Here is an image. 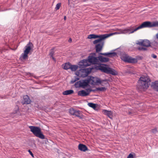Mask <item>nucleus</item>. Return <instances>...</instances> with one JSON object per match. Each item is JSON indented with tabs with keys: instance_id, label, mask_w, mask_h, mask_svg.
I'll list each match as a JSON object with an SVG mask.
<instances>
[{
	"instance_id": "obj_1",
	"label": "nucleus",
	"mask_w": 158,
	"mask_h": 158,
	"mask_svg": "<svg viewBox=\"0 0 158 158\" xmlns=\"http://www.w3.org/2000/svg\"><path fill=\"white\" fill-rule=\"evenodd\" d=\"M151 80L148 76H141L138 82L137 88L139 89H147L150 84Z\"/></svg>"
},
{
	"instance_id": "obj_2",
	"label": "nucleus",
	"mask_w": 158,
	"mask_h": 158,
	"mask_svg": "<svg viewBox=\"0 0 158 158\" xmlns=\"http://www.w3.org/2000/svg\"><path fill=\"white\" fill-rule=\"evenodd\" d=\"M111 35L106 34L99 35L92 34L89 35L88 38L89 39L98 38V39L95 40L93 42V43L94 44H98V42H100L101 40H104L106 38L108 37L110 35Z\"/></svg>"
},
{
	"instance_id": "obj_3",
	"label": "nucleus",
	"mask_w": 158,
	"mask_h": 158,
	"mask_svg": "<svg viewBox=\"0 0 158 158\" xmlns=\"http://www.w3.org/2000/svg\"><path fill=\"white\" fill-rule=\"evenodd\" d=\"M29 128L30 129L31 131L36 137L42 139H45V136L42 133L41 130L39 127L33 126H29Z\"/></svg>"
},
{
	"instance_id": "obj_4",
	"label": "nucleus",
	"mask_w": 158,
	"mask_h": 158,
	"mask_svg": "<svg viewBox=\"0 0 158 158\" xmlns=\"http://www.w3.org/2000/svg\"><path fill=\"white\" fill-rule=\"evenodd\" d=\"M158 27V21L151 22L145 21L138 27V30L146 27Z\"/></svg>"
},
{
	"instance_id": "obj_5",
	"label": "nucleus",
	"mask_w": 158,
	"mask_h": 158,
	"mask_svg": "<svg viewBox=\"0 0 158 158\" xmlns=\"http://www.w3.org/2000/svg\"><path fill=\"white\" fill-rule=\"evenodd\" d=\"M91 69H82L76 72V75L79 77H86L90 73Z\"/></svg>"
},
{
	"instance_id": "obj_6",
	"label": "nucleus",
	"mask_w": 158,
	"mask_h": 158,
	"mask_svg": "<svg viewBox=\"0 0 158 158\" xmlns=\"http://www.w3.org/2000/svg\"><path fill=\"white\" fill-rule=\"evenodd\" d=\"M99 69L103 72L107 74H111L113 75H115L118 74V73L114 69L110 68L100 66Z\"/></svg>"
},
{
	"instance_id": "obj_7",
	"label": "nucleus",
	"mask_w": 158,
	"mask_h": 158,
	"mask_svg": "<svg viewBox=\"0 0 158 158\" xmlns=\"http://www.w3.org/2000/svg\"><path fill=\"white\" fill-rule=\"evenodd\" d=\"M121 58L124 61L128 63H135L137 61L136 59L130 57L126 54H122L121 56Z\"/></svg>"
},
{
	"instance_id": "obj_8",
	"label": "nucleus",
	"mask_w": 158,
	"mask_h": 158,
	"mask_svg": "<svg viewBox=\"0 0 158 158\" xmlns=\"http://www.w3.org/2000/svg\"><path fill=\"white\" fill-rule=\"evenodd\" d=\"M90 82V80L89 79L79 81L75 83V86L76 88L81 87L85 88Z\"/></svg>"
},
{
	"instance_id": "obj_9",
	"label": "nucleus",
	"mask_w": 158,
	"mask_h": 158,
	"mask_svg": "<svg viewBox=\"0 0 158 158\" xmlns=\"http://www.w3.org/2000/svg\"><path fill=\"white\" fill-rule=\"evenodd\" d=\"M136 26H131L124 30H122L121 32L122 33L124 34L128 33L130 34L138 30V27H136Z\"/></svg>"
},
{
	"instance_id": "obj_10",
	"label": "nucleus",
	"mask_w": 158,
	"mask_h": 158,
	"mask_svg": "<svg viewBox=\"0 0 158 158\" xmlns=\"http://www.w3.org/2000/svg\"><path fill=\"white\" fill-rule=\"evenodd\" d=\"M88 79H89L90 80V81H92V82L91 83V84L94 85L96 84L97 83H99L101 84L102 85H104L103 84V82H106V83L105 84H106L107 83L106 79L101 80L98 78L93 77H91L90 78Z\"/></svg>"
},
{
	"instance_id": "obj_11",
	"label": "nucleus",
	"mask_w": 158,
	"mask_h": 158,
	"mask_svg": "<svg viewBox=\"0 0 158 158\" xmlns=\"http://www.w3.org/2000/svg\"><path fill=\"white\" fill-rule=\"evenodd\" d=\"M85 91L84 90L79 91L78 92V95L79 96L84 97L88 95L90 92L92 91L91 89H86Z\"/></svg>"
},
{
	"instance_id": "obj_12",
	"label": "nucleus",
	"mask_w": 158,
	"mask_h": 158,
	"mask_svg": "<svg viewBox=\"0 0 158 158\" xmlns=\"http://www.w3.org/2000/svg\"><path fill=\"white\" fill-rule=\"evenodd\" d=\"M103 40H101L96 45L95 49L96 52H100L102 50L104 44V42Z\"/></svg>"
},
{
	"instance_id": "obj_13",
	"label": "nucleus",
	"mask_w": 158,
	"mask_h": 158,
	"mask_svg": "<svg viewBox=\"0 0 158 158\" xmlns=\"http://www.w3.org/2000/svg\"><path fill=\"white\" fill-rule=\"evenodd\" d=\"M25 50L24 52V53L22 54V56L23 59H26L28 57V54L31 50V47L29 46H26Z\"/></svg>"
},
{
	"instance_id": "obj_14",
	"label": "nucleus",
	"mask_w": 158,
	"mask_h": 158,
	"mask_svg": "<svg viewBox=\"0 0 158 158\" xmlns=\"http://www.w3.org/2000/svg\"><path fill=\"white\" fill-rule=\"evenodd\" d=\"M90 64L88 59L87 60H83L81 61L79 65L80 67L83 68L90 65Z\"/></svg>"
},
{
	"instance_id": "obj_15",
	"label": "nucleus",
	"mask_w": 158,
	"mask_h": 158,
	"mask_svg": "<svg viewBox=\"0 0 158 158\" xmlns=\"http://www.w3.org/2000/svg\"><path fill=\"white\" fill-rule=\"evenodd\" d=\"M90 64H97L98 63V57H95L92 56H89L88 58Z\"/></svg>"
},
{
	"instance_id": "obj_16",
	"label": "nucleus",
	"mask_w": 158,
	"mask_h": 158,
	"mask_svg": "<svg viewBox=\"0 0 158 158\" xmlns=\"http://www.w3.org/2000/svg\"><path fill=\"white\" fill-rule=\"evenodd\" d=\"M98 58V63L99 61L101 63H105L108 62L109 60V58L101 56H99Z\"/></svg>"
},
{
	"instance_id": "obj_17",
	"label": "nucleus",
	"mask_w": 158,
	"mask_h": 158,
	"mask_svg": "<svg viewBox=\"0 0 158 158\" xmlns=\"http://www.w3.org/2000/svg\"><path fill=\"white\" fill-rule=\"evenodd\" d=\"M23 104H29L31 102V100L29 96L27 95H25L23 96Z\"/></svg>"
},
{
	"instance_id": "obj_18",
	"label": "nucleus",
	"mask_w": 158,
	"mask_h": 158,
	"mask_svg": "<svg viewBox=\"0 0 158 158\" xmlns=\"http://www.w3.org/2000/svg\"><path fill=\"white\" fill-rule=\"evenodd\" d=\"M78 149L81 151L85 152L88 150L87 147L85 145L80 144L78 145Z\"/></svg>"
},
{
	"instance_id": "obj_19",
	"label": "nucleus",
	"mask_w": 158,
	"mask_h": 158,
	"mask_svg": "<svg viewBox=\"0 0 158 158\" xmlns=\"http://www.w3.org/2000/svg\"><path fill=\"white\" fill-rule=\"evenodd\" d=\"M74 115L79 118H82V112L79 110H76Z\"/></svg>"
},
{
	"instance_id": "obj_20",
	"label": "nucleus",
	"mask_w": 158,
	"mask_h": 158,
	"mask_svg": "<svg viewBox=\"0 0 158 158\" xmlns=\"http://www.w3.org/2000/svg\"><path fill=\"white\" fill-rule=\"evenodd\" d=\"M100 54L104 56H107L109 57H112L116 55V53L115 52H106V53H101Z\"/></svg>"
},
{
	"instance_id": "obj_21",
	"label": "nucleus",
	"mask_w": 158,
	"mask_h": 158,
	"mask_svg": "<svg viewBox=\"0 0 158 158\" xmlns=\"http://www.w3.org/2000/svg\"><path fill=\"white\" fill-rule=\"evenodd\" d=\"M152 86L156 91L158 92V81L152 82Z\"/></svg>"
},
{
	"instance_id": "obj_22",
	"label": "nucleus",
	"mask_w": 158,
	"mask_h": 158,
	"mask_svg": "<svg viewBox=\"0 0 158 158\" xmlns=\"http://www.w3.org/2000/svg\"><path fill=\"white\" fill-rule=\"evenodd\" d=\"M143 46L148 47L151 46V43L150 41L147 40H143Z\"/></svg>"
},
{
	"instance_id": "obj_23",
	"label": "nucleus",
	"mask_w": 158,
	"mask_h": 158,
	"mask_svg": "<svg viewBox=\"0 0 158 158\" xmlns=\"http://www.w3.org/2000/svg\"><path fill=\"white\" fill-rule=\"evenodd\" d=\"M102 112L105 114L107 115L109 117H110L112 115V112L110 111L104 110H103Z\"/></svg>"
},
{
	"instance_id": "obj_24",
	"label": "nucleus",
	"mask_w": 158,
	"mask_h": 158,
	"mask_svg": "<svg viewBox=\"0 0 158 158\" xmlns=\"http://www.w3.org/2000/svg\"><path fill=\"white\" fill-rule=\"evenodd\" d=\"M74 93V91L73 90H69L65 91L63 92V94L64 95H68L73 94Z\"/></svg>"
},
{
	"instance_id": "obj_25",
	"label": "nucleus",
	"mask_w": 158,
	"mask_h": 158,
	"mask_svg": "<svg viewBox=\"0 0 158 158\" xmlns=\"http://www.w3.org/2000/svg\"><path fill=\"white\" fill-rule=\"evenodd\" d=\"M71 64L69 63H66L62 65V67L64 69L68 70L70 69Z\"/></svg>"
},
{
	"instance_id": "obj_26",
	"label": "nucleus",
	"mask_w": 158,
	"mask_h": 158,
	"mask_svg": "<svg viewBox=\"0 0 158 158\" xmlns=\"http://www.w3.org/2000/svg\"><path fill=\"white\" fill-rule=\"evenodd\" d=\"M88 106L92 108L94 110H96L97 107V104L93 103H88Z\"/></svg>"
},
{
	"instance_id": "obj_27",
	"label": "nucleus",
	"mask_w": 158,
	"mask_h": 158,
	"mask_svg": "<svg viewBox=\"0 0 158 158\" xmlns=\"http://www.w3.org/2000/svg\"><path fill=\"white\" fill-rule=\"evenodd\" d=\"M78 66L77 65H72L71 64L70 69L73 71H75L78 69Z\"/></svg>"
},
{
	"instance_id": "obj_28",
	"label": "nucleus",
	"mask_w": 158,
	"mask_h": 158,
	"mask_svg": "<svg viewBox=\"0 0 158 158\" xmlns=\"http://www.w3.org/2000/svg\"><path fill=\"white\" fill-rule=\"evenodd\" d=\"M76 110L73 108H71L69 110V112L71 115H74Z\"/></svg>"
},
{
	"instance_id": "obj_29",
	"label": "nucleus",
	"mask_w": 158,
	"mask_h": 158,
	"mask_svg": "<svg viewBox=\"0 0 158 158\" xmlns=\"http://www.w3.org/2000/svg\"><path fill=\"white\" fill-rule=\"evenodd\" d=\"M98 90L100 91H105L106 90V88L105 87H99L97 88Z\"/></svg>"
},
{
	"instance_id": "obj_30",
	"label": "nucleus",
	"mask_w": 158,
	"mask_h": 158,
	"mask_svg": "<svg viewBox=\"0 0 158 158\" xmlns=\"http://www.w3.org/2000/svg\"><path fill=\"white\" fill-rule=\"evenodd\" d=\"M138 49L140 51H145L147 50V48L144 47H139L138 48Z\"/></svg>"
},
{
	"instance_id": "obj_31",
	"label": "nucleus",
	"mask_w": 158,
	"mask_h": 158,
	"mask_svg": "<svg viewBox=\"0 0 158 158\" xmlns=\"http://www.w3.org/2000/svg\"><path fill=\"white\" fill-rule=\"evenodd\" d=\"M61 3H58V4H57L56 6V7H55V9L56 10H59L60 9V7L61 6Z\"/></svg>"
},
{
	"instance_id": "obj_32",
	"label": "nucleus",
	"mask_w": 158,
	"mask_h": 158,
	"mask_svg": "<svg viewBox=\"0 0 158 158\" xmlns=\"http://www.w3.org/2000/svg\"><path fill=\"white\" fill-rule=\"evenodd\" d=\"M134 155H135V154L133 153H130L127 156V158H134Z\"/></svg>"
},
{
	"instance_id": "obj_33",
	"label": "nucleus",
	"mask_w": 158,
	"mask_h": 158,
	"mask_svg": "<svg viewBox=\"0 0 158 158\" xmlns=\"http://www.w3.org/2000/svg\"><path fill=\"white\" fill-rule=\"evenodd\" d=\"M79 80V78L78 77H75V79L74 80H72L71 81V82L72 83H73L76 81H77Z\"/></svg>"
},
{
	"instance_id": "obj_34",
	"label": "nucleus",
	"mask_w": 158,
	"mask_h": 158,
	"mask_svg": "<svg viewBox=\"0 0 158 158\" xmlns=\"http://www.w3.org/2000/svg\"><path fill=\"white\" fill-rule=\"evenodd\" d=\"M143 40H142V41H138L137 43V44L139 45L143 46Z\"/></svg>"
},
{
	"instance_id": "obj_35",
	"label": "nucleus",
	"mask_w": 158,
	"mask_h": 158,
	"mask_svg": "<svg viewBox=\"0 0 158 158\" xmlns=\"http://www.w3.org/2000/svg\"><path fill=\"white\" fill-rule=\"evenodd\" d=\"M151 131L153 133L155 134V133H156L157 132V130L156 128H154V129H152L151 130Z\"/></svg>"
},
{
	"instance_id": "obj_36",
	"label": "nucleus",
	"mask_w": 158,
	"mask_h": 158,
	"mask_svg": "<svg viewBox=\"0 0 158 158\" xmlns=\"http://www.w3.org/2000/svg\"><path fill=\"white\" fill-rule=\"evenodd\" d=\"M54 52L53 50L51 51L50 53V55L51 56H53L54 55Z\"/></svg>"
},
{
	"instance_id": "obj_37",
	"label": "nucleus",
	"mask_w": 158,
	"mask_h": 158,
	"mask_svg": "<svg viewBox=\"0 0 158 158\" xmlns=\"http://www.w3.org/2000/svg\"><path fill=\"white\" fill-rule=\"evenodd\" d=\"M28 152H29V153H30V154L32 156V157H33L34 156H33V154L32 153V152L30 150H28Z\"/></svg>"
},
{
	"instance_id": "obj_38",
	"label": "nucleus",
	"mask_w": 158,
	"mask_h": 158,
	"mask_svg": "<svg viewBox=\"0 0 158 158\" xmlns=\"http://www.w3.org/2000/svg\"><path fill=\"white\" fill-rule=\"evenodd\" d=\"M152 56L154 58H156L157 57V56L154 54H152Z\"/></svg>"
},
{
	"instance_id": "obj_39",
	"label": "nucleus",
	"mask_w": 158,
	"mask_h": 158,
	"mask_svg": "<svg viewBox=\"0 0 158 158\" xmlns=\"http://www.w3.org/2000/svg\"><path fill=\"white\" fill-rule=\"evenodd\" d=\"M52 58V59L55 62H56V59L53 56H51Z\"/></svg>"
},
{
	"instance_id": "obj_40",
	"label": "nucleus",
	"mask_w": 158,
	"mask_h": 158,
	"mask_svg": "<svg viewBox=\"0 0 158 158\" xmlns=\"http://www.w3.org/2000/svg\"><path fill=\"white\" fill-rule=\"evenodd\" d=\"M106 80V81H107V83L106 84H105L106 83V81H104L103 82V84L104 85H104H107L108 84V81L107 80Z\"/></svg>"
},
{
	"instance_id": "obj_41",
	"label": "nucleus",
	"mask_w": 158,
	"mask_h": 158,
	"mask_svg": "<svg viewBox=\"0 0 158 158\" xmlns=\"http://www.w3.org/2000/svg\"><path fill=\"white\" fill-rule=\"evenodd\" d=\"M69 3L71 2L72 3V1H73V2H74L75 1V0H68Z\"/></svg>"
},
{
	"instance_id": "obj_42",
	"label": "nucleus",
	"mask_w": 158,
	"mask_h": 158,
	"mask_svg": "<svg viewBox=\"0 0 158 158\" xmlns=\"http://www.w3.org/2000/svg\"><path fill=\"white\" fill-rule=\"evenodd\" d=\"M72 40L71 38H70L69 40V42H72Z\"/></svg>"
},
{
	"instance_id": "obj_43",
	"label": "nucleus",
	"mask_w": 158,
	"mask_h": 158,
	"mask_svg": "<svg viewBox=\"0 0 158 158\" xmlns=\"http://www.w3.org/2000/svg\"><path fill=\"white\" fill-rule=\"evenodd\" d=\"M156 37L158 40V33L156 35Z\"/></svg>"
},
{
	"instance_id": "obj_44",
	"label": "nucleus",
	"mask_w": 158,
	"mask_h": 158,
	"mask_svg": "<svg viewBox=\"0 0 158 158\" xmlns=\"http://www.w3.org/2000/svg\"><path fill=\"white\" fill-rule=\"evenodd\" d=\"M64 19L65 20H66V16H64Z\"/></svg>"
},
{
	"instance_id": "obj_45",
	"label": "nucleus",
	"mask_w": 158,
	"mask_h": 158,
	"mask_svg": "<svg viewBox=\"0 0 158 158\" xmlns=\"http://www.w3.org/2000/svg\"><path fill=\"white\" fill-rule=\"evenodd\" d=\"M132 114V113H131V112H129V114Z\"/></svg>"
}]
</instances>
